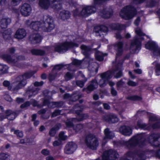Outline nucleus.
Returning <instances> with one entry per match:
<instances>
[{
    "label": "nucleus",
    "mask_w": 160,
    "mask_h": 160,
    "mask_svg": "<svg viewBox=\"0 0 160 160\" xmlns=\"http://www.w3.org/2000/svg\"><path fill=\"white\" fill-rule=\"evenodd\" d=\"M30 27L36 32L42 30L45 32H50L54 28V26L51 18L47 17L44 22L38 21L32 22Z\"/></svg>",
    "instance_id": "obj_1"
},
{
    "label": "nucleus",
    "mask_w": 160,
    "mask_h": 160,
    "mask_svg": "<svg viewBox=\"0 0 160 160\" xmlns=\"http://www.w3.org/2000/svg\"><path fill=\"white\" fill-rule=\"evenodd\" d=\"M146 48L148 49L151 50L152 51V55L160 56V48H159L157 44L155 42L150 41L148 42L145 45ZM155 72L157 75H160V62L156 64Z\"/></svg>",
    "instance_id": "obj_2"
},
{
    "label": "nucleus",
    "mask_w": 160,
    "mask_h": 160,
    "mask_svg": "<svg viewBox=\"0 0 160 160\" xmlns=\"http://www.w3.org/2000/svg\"><path fill=\"white\" fill-rule=\"evenodd\" d=\"M145 138L144 134L141 133L133 136L126 142L125 145L128 147L137 146L142 147L145 145Z\"/></svg>",
    "instance_id": "obj_3"
},
{
    "label": "nucleus",
    "mask_w": 160,
    "mask_h": 160,
    "mask_svg": "<svg viewBox=\"0 0 160 160\" xmlns=\"http://www.w3.org/2000/svg\"><path fill=\"white\" fill-rule=\"evenodd\" d=\"M136 14L135 8L132 6H128L122 8L119 15L123 19L129 20L132 18Z\"/></svg>",
    "instance_id": "obj_4"
},
{
    "label": "nucleus",
    "mask_w": 160,
    "mask_h": 160,
    "mask_svg": "<svg viewBox=\"0 0 160 160\" xmlns=\"http://www.w3.org/2000/svg\"><path fill=\"white\" fill-rule=\"evenodd\" d=\"M34 73L32 72H30L25 73L22 76L18 77L16 78V82L12 84V86H15L14 88L16 90L22 88L26 84V79L30 78Z\"/></svg>",
    "instance_id": "obj_5"
},
{
    "label": "nucleus",
    "mask_w": 160,
    "mask_h": 160,
    "mask_svg": "<svg viewBox=\"0 0 160 160\" xmlns=\"http://www.w3.org/2000/svg\"><path fill=\"white\" fill-rule=\"evenodd\" d=\"M60 0H53L50 3V0H39V5L42 8L47 9L51 7L54 9H58L59 8Z\"/></svg>",
    "instance_id": "obj_6"
},
{
    "label": "nucleus",
    "mask_w": 160,
    "mask_h": 160,
    "mask_svg": "<svg viewBox=\"0 0 160 160\" xmlns=\"http://www.w3.org/2000/svg\"><path fill=\"white\" fill-rule=\"evenodd\" d=\"M96 10V8L94 6H87L83 8L80 12H78V9H76L73 12V15L74 16L87 17L91 14L94 13Z\"/></svg>",
    "instance_id": "obj_7"
},
{
    "label": "nucleus",
    "mask_w": 160,
    "mask_h": 160,
    "mask_svg": "<svg viewBox=\"0 0 160 160\" xmlns=\"http://www.w3.org/2000/svg\"><path fill=\"white\" fill-rule=\"evenodd\" d=\"M85 142L88 147L93 150L95 149L99 144L97 138L95 136L91 134L86 136Z\"/></svg>",
    "instance_id": "obj_8"
},
{
    "label": "nucleus",
    "mask_w": 160,
    "mask_h": 160,
    "mask_svg": "<svg viewBox=\"0 0 160 160\" xmlns=\"http://www.w3.org/2000/svg\"><path fill=\"white\" fill-rule=\"evenodd\" d=\"M158 134H152L150 136V142L154 146L160 148V136ZM156 156L160 158V149L156 153Z\"/></svg>",
    "instance_id": "obj_9"
},
{
    "label": "nucleus",
    "mask_w": 160,
    "mask_h": 160,
    "mask_svg": "<svg viewBox=\"0 0 160 160\" xmlns=\"http://www.w3.org/2000/svg\"><path fill=\"white\" fill-rule=\"evenodd\" d=\"M118 157V155L116 151L110 149L104 152L102 159L103 160H117Z\"/></svg>",
    "instance_id": "obj_10"
},
{
    "label": "nucleus",
    "mask_w": 160,
    "mask_h": 160,
    "mask_svg": "<svg viewBox=\"0 0 160 160\" xmlns=\"http://www.w3.org/2000/svg\"><path fill=\"white\" fill-rule=\"evenodd\" d=\"M101 79L99 82V84L101 87L105 86L109 79L112 77V73L110 71H107L101 74Z\"/></svg>",
    "instance_id": "obj_11"
},
{
    "label": "nucleus",
    "mask_w": 160,
    "mask_h": 160,
    "mask_svg": "<svg viewBox=\"0 0 160 160\" xmlns=\"http://www.w3.org/2000/svg\"><path fill=\"white\" fill-rule=\"evenodd\" d=\"M112 63L113 65L115 66V69L112 71H110L112 73V76L113 74H114V77L115 78H120L122 76V72L121 68L122 62H118V63H116V62L114 63L113 62Z\"/></svg>",
    "instance_id": "obj_12"
},
{
    "label": "nucleus",
    "mask_w": 160,
    "mask_h": 160,
    "mask_svg": "<svg viewBox=\"0 0 160 160\" xmlns=\"http://www.w3.org/2000/svg\"><path fill=\"white\" fill-rule=\"evenodd\" d=\"M2 58L4 60L6 61L8 63H15L18 62L19 60H23L24 57L22 56H13L12 58L8 54H4L2 55Z\"/></svg>",
    "instance_id": "obj_13"
},
{
    "label": "nucleus",
    "mask_w": 160,
    "mask_h": 160,
    "mask_svg": "<svg viewBox=\"0 0 160 160\" xmlns=\"http://www.w3.org/2000/svg\"><path fill=\"white\" fill-rule=\"evenodd\" d=\"M43 83V82L42 81L39 82H35L34 84V87L32 89H30L28 90L26 92V94L28 95L29 97L33 95H35L38 93L39 90V88L37 87L42 86Z\"/></svg>",
    "instance_id": "obj_14"
},
{
    "label": "nucleus",
    "mask_w": 160,
    "mask_h": 160,
    "mask_svg": "<svg viewBox=\"0 0 160 160\" xmlns=\"http://www.w3.org/2000/svg\"><path fill=\"white\" fill-rule=\"evenodd\" d=\"M4 114V115H2L1 116L0 120L1 121L6 118L10 120H13L17 116L16 113L10 110H6Z\"/></svg>",
    "instance_id": "obj_15"
},
{
    "label": "nucleus",
    "mask_w": 160,
    "mask_h": 160,
    "mask_svg": "<svg viewBox=\"0 0 160 160\" xmlns=\"http://www.w3.org/2000/svg\"><path fill=\"white\" fill-rule=\"evenodd\" d=\"M77 148V145L73 142L68 143L66 146L64 152L67 154H71L76 150Z\"/></svg>",
    "instance_id": "obj_16"
},
{
    "label": "nucleus",
    "mask_w": 160,
    "mask_h": 160,
    "mask_svg": "<svg viewBox=\"0 0 160 160\" xmlns=\"http://www.w3.org/2000/svg\"><path fill=\"white\" fill-rule=\"evenodd\" d=\"M32 11L30 5L27 3H25L21 6L20 12L21 14L24 16L30 15Z\"/></svg>",
    "instance_id": "obj_17"
},
{
    "label": "nucleus",
    "mask_w": 160,
    "mask_h": 160,
    "mask_svg": "<svg viewBox=\"0 0 160 160\" xmlns=\"http://www.w3.org/2000/svg\"><path fill=\"white\" fill-rule=\"evenodd\" d=\"M94 31L97 36L102 37L104 35V33H105L108 31V29L104 26H97L94 28Z\"/></svg>",
    "instance_id": "obj_18"
},
{
    "label": "nucleus",
    "mask_w": 160,
    "mask_h": 160,
    "mask_svg": "<svg viewBox=\"0 0 160 160\" xmlns=\"http://www.w3.org/2000/svg\"><path fill=\"white\" fill-rule=\"evenodd\" d=\"M105 137L102 141V145L104 146L107 142V139H111L114 137L113 132L111 131L108 128L105 129L104 131Z\"/></svg>",
    "instance_id": "obj_19"
},
{
    "label": "nucleus",
    "mask_w": 160,
    "mask_h": 160,
    "mask_svg": "<svg viewBox=\"0 0 160 160\" xmlns=\"http://www.w3.org/2000/svg\"><path fill=\"white\" fill-rule=\"evenodd\" d=\"M141 43L140 41L137 39H134L132 42L130 47V50L135 52L137 50H139L141 48Z\"/></svg>",
    "instance_id": "obj_20"
},
{
    "label": "nucleus",
    "mask_w": 160,
    "mask_h": 160,
    "mask_svg": "<svg viewBox=\"0 0 160 160\" xmlns=\"http://www.w3.org/2000/svg\"><path fill=\"white\" fill-rule=\"evenodd\" d=\"M123 43L121 42H119L116 43L114 45V49L116 51V59L117 60L118 57L121 56L122 53Z\"/></svg>",
    "instance_id": "obj_21"
},
{
    "label": "nucleus",
    "mask_w": 160,
    "mask_h": 160,
    "mask_svg": "<svg viewBox=\"0 0 160 160\" xmlns=\"http://www.w3.org/2000/svg\"><path fill=\"white\" fill-rule=\"evenodd\" d=\"M103 119L109 123H114L118 121V118L117 116L114 114L106 115L103 116Z\"/></svg>",
    "instance_id": "obj_22"
},
{
    "label": "nucleus",
    "mask_w": 160,
    "mask_h": 160,
    "mask_svg": "<svg viewBox=\"0 0 160 160\" xmlns=\"http://www.w3.org/2000/svg\"><path fill=\"white\" fill-rule=\"evenodd\" d=\"M78 44L73 42L64 43L62 44V46H61V53L62 52H63L66 51L69 48L78 47Z\"/></svg>",
    "instance_id": "obj_23"
},
{
    "label": "nucleus",
    "mask_w": 160,
    "mask_h": 160,
    "mask_svg": "<svg viewBox=\"0 0 160 160\" xmlns=\"http://www.w3.org/2000/svg\"><path fill=\"white\" fill-rule=\"evenodd\" d=\"M11 22L10 18L5 16H3L0 18V27L2 29L5 28Z\"/></svg>",
    "instance_id": "obj_24"
},
{
    "label": "nucleus",
    "mask_w": 160,
    "mask_h": 160,
    "mask_svg": "<svg viewBox=\"0 0 160 160\" xmlns=\"http://www.w3.org/2000/svg\"><path fill=\"white\" fill-rule=\"evenodd\" d=\"M60 69V65H55L53 68L52 72L49 76L48 78L49 80L52 81L54 80L57 76L58 72Z\"/></svg>",
    "instance_id": "obj_25"
},
{
    "label": "nucleus",
    "mask_w": 160,
    "mask_h": 160,
    "mask_svg": "<svg viewBox=\"0 0 160 160\" xmlns=\"http://www.w3.org/2000/svg\"><path fill=\"white\" fill-rule=\"evenodd\" d=\"M30 39L31 43L33 44L39 43L42 40L41 36L37 32H33L31 36Z\"/></svg>",
    "instance_id": "obj_26"
},
{
    "label": "nucleus",
    "mask_w": 160,
    "mask_h": 160,
    "mask_svg": "<svg viewBox=\"0 0 160 160\" xmlns=\"http://www.w3.org/2000/svg\"><path fill=\"white\" fill-rule=\"evenodd\" d=\"M119 132L123 135L125 136H130L132 133V130L128 126H122L119 128Z\"/></svg>",
    "instance_id": "obj_27"
},
{
    "label": "nucleus",
    "mask_w": 160,
    "mask_h": 160,
    "mask_svg": "<svg viewBox=\"0 0 160 160\" xmlns=\"http://www.w3.org/2000/svg\"><path fill=\"white\" fill-rule=\"evenodd\" d=\"M98 83L97 81L95 79L92 80L91 81V82L90 85H89L87 88H84L83 91H84L85 90L88 91H92L94 89L97 88L98 87Z\"/></svg>",
    "instance_id": "obj_28"
},
{
    "label": "nucleus",
    "mask_w": 160,
    "mask_h": 160,
    "mask_svg": "<svg viewBox=\"0 0 160 160\" xmlns=\"http://www.w3.org/2000/svg\"><path fill=\"white\" fill-rule=\"evenodd\" d=\"M26 35V33L24 29H19L16 31L15 37L18 39H21L23 38Z\"/></svg>",
    "instance_id": "obj_29"
},
{
    "label": "nucleus",
    "mask_w": 160,
    "mask_h": 160,
    "mask_svg": "<svg viewBox=\"0 0 160 160\" xmlns=\"http://www.w3.org/2000/svg\"><path fill=\"white\" fill-rule=\"evenodd\" d=\"M112 14V10L109 11L106 9L103 10L99 12V14L100 16L105 18H110Z\"/></svg>",
    "instance_id": "obj_30"
},
{
    "label": "nucleus",
    "mask_w": 160,
    "mask_h": 160,
    "mask_svg": "<svg viewBox=\"0 0 160 160\" xmlns=\"http://www.w3.org/2000/svg\"><path fill=\"white\" fill-rule=\"evenodd\" d=\"M82 50V52L85 56H88L89 52L91 50V48L89 46H86L84 45H82L80 47Z\"/></svg>",
    "instance_id": "obj_31"
},
{
    "label": "nucleus",
    "mask_w": 160,
    "mask_h": 160,
    "mask_svg": "<svg viewBox=\"0 0 160 160\" xmlns=\"http://www.w3.org/2000/svg\"><path fill=\"white\" fill-rule=\"evenodd\" d=\"M1 32L2 33V35L4 38L6 39H9L11 38L10 36L12 33V31L10 29L2 30Z\"/></svg>",
    "instance_id": "obj_32"
},
{
    "label": "nucleus",
    "mask_w": 160,
    "mask_h": 160,
    "mask_svg": "<svg viewBox=\"0 0 160 160\" xmlns=\"http://www.w3.org/2000/svg\"><path fill=\"white\" fill-rule=\"evenodd\" d=\"M50 100L45 99L43 102L44 105H45L47 103H48V106L50 108H54L56 107L58 105V103L56 102H49Z\"/></svg>",
    "instance_id": "obj_33"
},
{
    "label": "nucleus",
    "mask_w": 160,
    "mask_h": 160,
    "mask_svg": "<svg viewBox=\"0 0 160 160\" xmlns=\"http://www.w3.org/2000/svg\"><path fill=\"white\" fill-rule=\"evenodd\" d=\"M135 128L136 129L141 128L144 130H148V129L147 125L145 123H143L141 120H139L138 121L137 126Z\"/></svg>",
    "instance_id": "obj_34"
},
{
    "label": "nucleus",
    "mask_w": 160,
    "mask_h": 160,
    "mask_svg": "<svg viewBox=\"0 0 160 160\" xmlns=\"http://www.w3.org/2000/svg\"><path fill=\"white\" fill-rule=\"evenodd\" d=\"M124 25L121 24L119 23L113 24L112 25V28L113 29H116L119 30H122L126 28Z\"/></svg>",
    "instance_id": "obj_35"
},
{
    "label": "nucleus",
    "mask_w": 160,
    "mask_h": 160,
    "mask_svg": "<svg viewBox=\"0 0 160 160\" xmlns=\"http://www.w3.org/2000/svg\"><path fill=\"white\" fill-rule=\"evenodd\" d=\"M31 52L32 54L36 55H42L45 53V51L43 50L35 49H31Z\"/></svg>",
    "instance_id": "obj_36"
},
{
    "label": "nucleus",
    "mask_w": 160,
    "mask_h": 160,
    "mask_svg": "<svg viewBox=\"0 0 160 160\" xmlns=\"http://www.w3.org/2000/svg\"><path fill=\"white\" fill-rule=\"evenodd\" d=\"M61 18L63 20L68 19L70 17L69 12L68 11H63L61 13Z\"/></svg>",
    "instance_id": "obj_37"
},
{
    "label": "nucleus",
    "mask_w": 160,
    "mask_h": 160,
    "mask_svg": "<svg viewBox=\"0 0 160 160\" xmlns=\"http://www.w3.org/2000/svg\"><path fill=\"white\" fill-rule=\"evenodd\" d=\"M106 55V54H103L100 52H98L95 54V56L96 59L99 61H102L103 59V57Z\"/></svg>",
    "instance_id": "obj_38"
},
{
    "label": "nucleus",
    "mask_w": 160,
    "mask_h": 160,
    "mask_svg": "<svg viewBox=\"0 0 160 160\" xmlns=\"http://www.w3.org/2000/svg\"><path fill=\"white\" fill-rule=\"evenodd\" d=\"M0 159L2 160H11L12 158L9 154L4 153H0Z\"/></svg>",
    "instance_id": "obj_39"
},
{
    "label": "nucleus",
    "mask_w": 160,
    "mask_h": 160,
    "mask_svg": "<svg viewBox=\"0 0 160 160\" xmlns=\"http://www.w3.org/2000/svg\"><path fill=\"white\" fill-rule=\"evenodd\" d=\"M16 82V81L11 84L10 85V83L9 82L7 81H4L3 82V85L5 87H8V88L9 90H10L12 91H17L18 90H16L15 89H14V88L15 87H13L12 86V84L13 83H15Z\"/></svg>",
    "instance_id": "obj_40"
},
{
    "label": "nucleus",
    "mask_w": 160,
    "mask_h": 160,
    "mask_svg": "<svg viewBox=\"0 0 160 160\" xmlns=\"http://www.w3.org/2000/svg\"><path fill=\"white\" fill-rule=\"evenodd\" d=\"M8 69V67L7 66L0 64V75L7 73Z\"/></svg>",
    "instance_id": "obj_41"
},
{
    "label": "nucleus",
    "mask_w": 160,
    "mask_h": 160,
    "mask_svg": "<svg viewBox=\"0 0 160 160\" xmlns=\"http://www.w3.org/2000/svg\"><path fill=\"white\" fill-rule=\"evenodd\" d=\"M96 66H94L92 67L91 65H89L88 67V69L90 72L92 76L96 74L98 70Z\"/></svg>",
    "instance_id": "obj_42"
},
{
    "label": "nucleus",
    "mask_w": 160,
    "mask_h": 160,
    "mask_svg": "<svg viewBox=\"0 0 160 160\" xmlns=\"http://www.w3.org/2000/svg\"><path fill=\"white\" fill-rule=\"evenodd\" d=\"M158 0H151L147 3V6L149 7H152L156 5Z\"/></svg>",
    "instance_id": "obj_43"
},
{
    "label": "nucleus",
    "mask_w": 160,
    "mask_h": 160,
    "mask_svg": "<svg viewBox=\"0 0 160 160\" xmlns=\"http://www.w3.org/2000/svg\"><path fill=\"white\" fill-rule=\"evenodd\" d=\"M59 127L57 125H56L54 127L52 128L50 131L49 134L52 136H53L55 135L56 131L58 130Z\"/></svg>",
    "instance_id": "obj_44"
},
{
    "label": "nucleus",
    "mask_w": 160,
    "mask_h": 160,
    "mask_svg": "<svg viewBox=\"0 0 160 160\" xmlns=\"http://www.w3.org/2000/svg\"><path fill=\"white\" fill-rule=\"evenodd\" d=\"M87 79L86 78H84L83 81L78 80L76 81V84L77 86L82 88L84 85L85 83L87 81Z\"/></svg>",
    "instance_id": "obj_45"
},
{
    "label": "nucleus",
    "mask_w": 160,
    "mask_h": 160,
    "mask_svg": "<svg viewBox=\"0 0 160 160\" xmlns=\"http://www.w3.org/2000/svg\"><path fill=\"white\" fill-rule=\"evenodd\" d=\"M88 117V115L86 114H78V118L79 121H81L83 119H86Z\"/></svg>",
    "instance_id": "obj_46"
},
{
    "label": "nucleus",
    "mask_w": 160,
    "mask_h": 160,
    "mask_svg": "<svg viewBox=\"0 0 160 160\" xmlns=\"http://www.w3.org/2000/svg\"><path fill=\"white\" fill-rule=\"evenodd\" d=\"M127 99L131 100H140L141 99V98L137 96H132L128 97Z\"/></svg>",
    "instance_id": "obj_47"
},
{
    "label": "nucleus",
    "mask_w": 160,
    "mask_h": 160,
    "mask_svg": "<svg viewBox=\"0 0 160 160\" xmlns=\"http://www.w3.org/2000/svg\"><path fill=\"white\" fill-rule=\"evenodd\" d=\"M83 126L81 124H77L73 127L74 130L77 132H79L80 130L83 128Z\"/></svg>",
    "instance_id": "obj_48"
},
{
    "label": "nucleus",
    "mask_w": 160,
    "mask_h": 160,
    "mask_svg": "<svg viewBox=\"0 0 160 160\" xmlns=\"http://www.w3.org/2000/svg\"><path fill=\"white\" fill-rule=\"evenodd\" d=\"M136 34L139 36H144L145 34L143 33L140 29L138 28H137L135 30Z\"/></svg>",
    "instance_id": "obj_49"
},
{
    "label": "nucleus",
    "mask_w": 160,
    "mask_h": 160,
    "mask_svg": "<svg viewBox=\"0 0 160 160\" xmlns=\"http://www.w3.org/2000/svg\"><path fill=\"white\" fill-rule=\"evenodd\" d=\"M73 76V74H71L69 72H68L66 74L65 78L66 80L68 81L71 79Z\"/></svg>",
    "instance_id": "obj_50"
},
{
    "label": "nucleus",
    "mask_w": 160,
    "mask_h": 160,
    "mask_svg": "<svg viewBox=\"0 0 160 160\" xmlns=\"http://www.w3.org/2000/svg\"><path fill=\"white\" fill-rule=\"evenodd\" d=\"M124 84V82L122 80H121L117 82L116 85L118 89L119 88L123 87Z\"/></svg>",
    "instance_id": "obj_51"
},
{
    "label": "nucleus",
    "mask_w": 160,
    "mask_h": 160,
    "mask_svg": "<svg viewBox=\"0 0 160 160\" xmlns=\"http://www.w3.org/2000/svg\"><path fill=\"white\" fill-rule=\"evenodd\" d=\"M81 97H82V94L79 92H78L76 94H73L72 96V97L73 98H75V99H74L73 100V101H75L76 100H78L79 98Z\"/></svg>",
    "instance_id": "obj_52"
},
{
    "label": "nucleus",
    "mask_w": 160,
    "mask_h": 160,
    "mask_svg": "<svg viewBox=\"0 0 160 160\" xmlns=\"http://www.w3.org/2000/svg\"><path fill=\"white\" fill-rule=\"evenodd\" d=\"M58 140H55L53 143V146L54 147H57L59 146L60 144V133L58 134Z\"/></svg>",
    "instance_id": "obj_53"
},
{
    "label": "nucleus",
    "mask_w": 160,
    "mask_h": 160,
    "mask_svg": "<svg viewBox=\"0 0 160 160\" xmlns=\"http://www.w3.org/2000/svg\"><path fill=\"white\" fill-rule=\"evenodd\" d=\"M11 4L13 6H17L18 5L22 0H11Z\"/></svg>",
    "instance_id": "obj_54"
},
{
    "label": "nucleus",
    "mask_w": 160,
    "mask_h": 160,
    "mask_svg": "<svg viewBox=\"0 0 160 160\" xmlns=\"http://www.w3.org/2000/svg\"><path fill=\"white\" fill-rule=\"evenodd\" d=\"M14 134L17 135L18 137L21 138L23 136V133L22 132L18 130H17L14 131Z\"/></svg>",
    "instance_id": "obj_55"
},
{
    "label": "nucleus",
    "mask_w": 160,
    "mask_h": 160,
    "mask_svg": "<svg viewBox=\"0 0 160 160\" xmlns=\"http://www.w3.org/2000/svg\"><path fill=\"white\" fill-rule=\"evenodd\" d=\"M127 84L129 86L134 87L136 86L137 85V84L134 82L129 80L127 82Z\"/></svg>",
    "instance_id": "obj_56"
},
{
    "label": "nucleus",
    "mask_w": 160,
    "mask_h": 160,
    "mask_svg": "<svg viewBox=\"0 0 160 160\" xmlns=\"http://www.w3.org/2000/svg\"><path fill=\"white\" fill-rule=\"evenodd\" d=\"M60 113V112L59 110H55L52 114V117H54L59 115Z\"/></svg>",
    "instance_id": "obj_57"
},
{
    "label": "nucleus",
    "mask_w": 160,
    "mask_h": 160,
    "mask_svg": "<svg viewBox=\"0 0 160 160\" xmlns=\"http://www.w3.org/2000/svg\"><path fill=\"white\" fill-rule=\"evenodd\" d=\"M72 63L73 64L78 65L80 64L81 63V62L78 60L74 59L72 62Z\"/></svg>",
    "instance_id": "obj_58"
},
{
    "label": "nucleus",
    "mask_w": 160,
    "mask_h": 160,
    "mask_svg": "<svg viewBox=\"0 0 160 160\" xmlns=\"http://www.w3.org/2000/svg\"><path fill=\"white\" fill-rule=\"evenodd\" d=\"M61 140H64L67 139V136L64 135V132H61Z\"/></svg>",
    "instance_id": "obj_59"
},
{
    "label": "nucleus",
    "mask_w": 160,
    "mask_h": 160,
    "mask_svg": "<svg viewBox=\"0 0 160 160\" xmlns=\"http://www.w3.org/2000/svg\"><path fill=\"white\" fill-rule=\"evenodd\" d=\"M54 49L56 51L59 52L60 51V45L59 43L57 44L54 46Z\"/></svg>",
    "instance_id": "obj_60"
},
{
    "label": "nucleus",
    "mask_w": 160,
    "mask_h": 160,
    "mask_svg": "<svg viewBox=\"0 0 160 160\" xmlns=\"http://www.w3.org/2000/svg\"><path fill=\"white\" fill-rule=\"evenodd\" d=\"M30 105V103L29 102H27L22 104L21 106V107L22 108H25L29 106Z\"/></svg>",
    "instance_id": "obj_61"
},
{
    "label": "nucleus",
    "mask_w": 160,
    "mask_h": 160,
    "mask_svg": "<svg viewBox=\"0 0 160 160\" xmlns=\"http://www.w3.org/2000/svg\"><path fill=\"white\" fill-rule=\"evenodd\" d=\"M41 152L43 155L46 156L49 154V152L48 150L43 149L42 151Z\"/></svg>",
    "instance_id": "obj_62"
},
{
    "label": "nucleus",
    "mask_w": 160,
    "mask_h": 160,
    "mask_svg": "<svg viewBox=\"0 0 160 160\" xmlns=\"http://www.w3.org/2000/svg\"><path fill=\"white\" fill-rule=\"evenodd\" d=\"M15 49L14 48H9L8 50V52L12 54L14 52H15Z\"/></svg>",
    "instance_id": "obj_63"
},
{
    "label": "nucleus",
    "mask_w": 160,
    "mask_h": 160,
    "mask_svg": "<svg viewBox=\"0 0 160 160\" xmlns=\"http://www.w3.org/2000/svg\"><path fill=\"white\" fill-rule=\"evenodd\" d=\"M4 98L5 100L9 102H11L12 101V99L10 96L9 95H6L4 96Z\"/></svg>",
    "instance_id": "obj_64"
}]
</instances>
